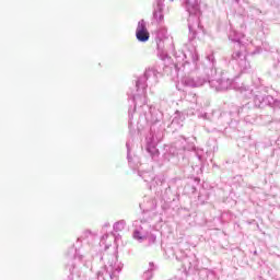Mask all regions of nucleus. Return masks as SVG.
<instances>
[{"label": "nucleus", "instance_id": "nucleus-1", "mask_svg": "<svg viewBox=\"0 0 280 280\" xmlns=\"http://www.w3.org/2000/svg\"><path fill=\"white\" fill-rule=\"evenodd\" d=\"M136 38L140 40V43H148V40H150V32H148V26H145V21L143 20L138 23Z\"/></svg>", "mask_w": 280, "mask_h": 280}, {"label": "nucleus", "instance_id": "nucleus-2", "mask_svg": "<svg viewBox=\"0 0 280 280\" xmlns=\"http://www.w3.org/2000/svg\"><path fill=\"white\" fill-rule=\"evenodd\" d=\"M133 237H137L138 240H141V232L136 231V232L133 233Z\"/></svg>", "mask_w": 280, "mask_h": 280}]
</instances>
